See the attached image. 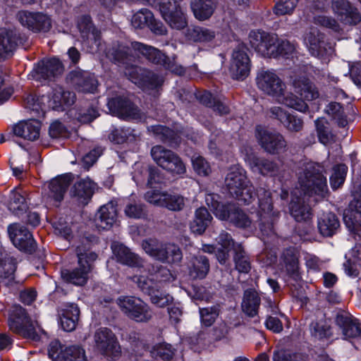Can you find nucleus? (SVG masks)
I'll list each match as a JSON object with an SVG mask.
<instances>
[{
	"label": "nucleus",
	"instance_id": "obj_16",
	"mask_svg": "<svg viewBox=\"0 0 361 361\" xmlns=\"http://www.w3.org/2000/svg\"><path fill=\"white\" fill-rule=\"evenodd\" d=\"M248 164L252 171L264 176L276 177L280 182L288 176L276 162L264 157L252 156L248 159Z\"/></svg>",
	"mask_w": 361,
	"mask_h": 361
},
{
	"label": "nucleus",
	"instance_id": "obj_15",
	"mask_svg": "<svg viewBox=\"0 0 361 361\" xmlns=\"http://www.w3.org/2000/svg\"><path fill=\"white\" fill-rule=\"evenodd\" d=\"M247 51L248 49L244 43L238 44L234 48L230 66V72L233 78L243 80L249 75L250 60Z\"/></svg>",
	"mask_w": 361,
	"mask_h": 361
},
{
	"label": "nucleus",
	"instance_id": "obj_55",
	"mask_svg": "<svg viewBox=\"0 0 361 361\" xmlns=\"http://www.w3.org/2000/svg\"><path fill=\"white\" fill-rule=\"evenodd\" d=\"M276 97L281 104L297 111L305 112L308 109L307 104L303 100L299 99L292 93L285 94L283 92L281 97Z\"/></svg>",
	"mask_w": 361,
	"mask_h": 361
},
{
	"label": "nucleus",
	"instance_id": "obj_17",
	"mask_svg": "<svg viewBox=\"0 0 361 361\" xmlns=\"http://www.w3.org/2000/svg\"><path fill=\"white\" fill-rule=\"evenodd\" d=\"M249 42L251 47L263 56H274L277 36L262 30H252L250 32Z\"/></svg>",
	"mask_w": 361,
	"mask_h": 361
},
{
	"label": "nucleus",
	"instance_id": "obj_23",
	"mask_svg": "<svg viewBox=\"0 0 361 361\" xmlns=\"http://www.w3.org/2000/svg\"><path fill=\"white\" fill-rule=\"evenodd\" d=\"M25 37H20L14 30L5 27L0 28V61H4L11 56L19 44L26 42Z\"/></svg>",
	"mask_w": 361,
	"mask_h": 361
},
{
	"label": "nucleus",
	"instance_id": "obj_46",
	"mask_svg": "<svg viewBox=\"0 0 361 361\" xmlns=\"http://www.w3.org/2000/svg\"><path fill=\"white\" fill-rule=\"evenodd\" d=\"M191 8L195 17L199 20L209 18L216 8L215 0H197L191 4Z\"/></svg>",
	"mask_w": 361,
	"mask_h": 361
},
{
	"label": "nucleus",
	"instance_id": "obj_50",
	"mask_svg": "<svg viewBox=\"0 0 361 361\" xmlns=\"http://www.w3.org/2000/svg\"><path fill=\"white\" fill-rule=\"evenodd\" d=\"M316 131L319 141L328 145L334 141V135L332 133L330 124L324 118H319L314 121Z\"/></svg>",
	"mask_w": 361,
	"mask_h": 361
},
{
	"label": "nucleus",
	"instance_id": "obj_59",
	"mask_svg": "<svg viewBox=\"0 0 361 361\" xmlns=\"http://www.w3.org/2000/svg\"><path fill=\"white\" fill-rule=\"evenodd\" d=\"M348 167L345 164H338L333 168V173L330 176V184L333 190L340 188L344 183Z\"/></svg>",
	"mask_w": 361,
	"mask_h": 361
},
{
	"label": "nucleus",
	"instance_id": "obj_47",
	"mask_svg": "<svg viewBox=\"0 0 361 361\" xmlns=\"http://www.w3.org/2000/svg\"><path fill=\"white\" fill-rule=\"evenodd\" d=\"M28 208L27 203V193L25 191H20L14 189L11 191L8 209L14 214L20 216Z\"/></svg>",
	"mask_w": 361,
	"mask_h": 361
},
{
	"label": "nucleus",
	"instance_id": "obj_20",
	"mask_svg": "<svg viewBox=\"0 0 361 361\" xmlns=\"http://www.w3.org/2000/svg\"><path fill=\"white\" fill-rule=\"evenodd\" d=\"M71 181V176L68 174L59 176L51 179L48 183V189L44 194L47 202L58 207L63 200L64 195Z\"/></svg>",
	"mask_w": 361,
	"mask_h": 361
},
{
	"label": "nucleus",
	"instance_id": "obj_53",
	"mask_svg": "<svg viewBox=\"0 0 361 361\" xmlns=\"http://www.w3.org/2000/svg\"><path fill=\"white\" fill-rule=\"evenodd\" d=\"M148 271L156 283L169 282L174 280V277L171 271L167 267L162 265L152 264L148 269Z\"/></svg>",
	"mask_w": 361,
	"mask_h": 361
},
{
	"label": "nucleus",
	"instance_id": "obj_11",
	"mask_svg": "<svg viewBox=\"0 0 361 361\" xmlns=\"http://www.w3.org/2000/svg\"><path fill=\"white\" fill-rule=\"evenodd\" d=\"M255 136L262 148L270 154H279L287 149V142L279 132L270 131L262 126H257Z\"/></svg>",
	"mask_w": 361,
	"mask_h": 361
},
{
	"label": "nucleus",
	"instance_id": "obj_61",
	"mask_svg": "<svg viewBox=\"0 0 361 361\" xmlns=\"http://www.w3.org/2000/svg\"><path fill=\"white\" fill-rule=\"evenodd\" d=\"M130 49L122 44H118L117 47H113L109 49L106 53L107 57L115 63H125L128 59Z\"/></svg>",
	"mask_w": 361,
	"mask_h": 361
},
{
	"label": "nucleus",
	"instance_id": "obj_48",
	"mask_svg": "<svg viewBox=\"0 0 361 361\" xmlns=\"http://www.w3.org/2000/svg\"><path fill=\"white\" fill-rule=\"evenodd\" d=\"M235 268L239 273L247 274L251 269L250 259L241 244L237 243L233 247Z\"/></svg>",
	"mask_w": 361,
	"mask_h": 361
},
{
	"label": "nucleus",
	"instance_id": "obj_19",
	"mask_svg": "<svg viewBox=\"0 0 361 361\" xmlns=\"http://www.w3.org/2000/svg\"><path fill=\"white\" fill-rule=\"evenodd\" d=\"M107 106L111 114L122 118L142 119L140 109L126 98L116 96L108 99Z\"/></svg>",
	"mask_w": 361,
	"mask_h": 361
},
{
	"label": "nucleus",
	"instance_id": "obj_13",
	"mask_svg": "<svg viewBox=\"0 0 361 361\" xmlns=\"http://www.w3.org/2000/svg\"><path fill=\"white\" fill-rule=\"evenodd\" d=\"M157 6L161 17L171 28L182 30L187 27L185 14L177 1L161 0Z\"/></svg>",
	"mask_w": 361,
	"mask_h": 361
},
{
	"label": "nucleus",
	"instance_id": "obj_4",
	"mask_svg": "<svg viewBox=\"0 0 361 361\" xmlns=\"http://www.w3.org/2000/svg\"><path fill=\"white\" fill-rule=\"evenodd\" d=\"M259 201V230L264 237L274 235V224L279 218V212L273 211L271 192L264 188L257 189Z\"/></svg>",
	"mask_w": 361,
	"mask_h": 361
},
{
	"label": "nucleus",
	"instance_id": "obj_28",
	"mask_svg": "<svg viewBox=\"0 0 361 361\" xmlns=\"http://www.w3.org/2000/svg\"><path fill=\"white\" fill-rule=\"evenodd\" d=\"M71 80L75 89L85 93H94L98 81L95 75L87 71H78L71 73Z\"/></svg>",
	"mask_w": 361,
	"mask_h": 361
},
{
	"label": "nucleus",
	"instance_id": "obj_2",
	"mask_svg": "<svg viewBox=\"0 0 361 361\" xmlns=\"http://www.w3.org/2000/svg\"><path fill=\"white\" fill-rule=\"evenodd\" d=\"M225 185L230 195L245 204H249L257 197V191L247 178L245 170L238 165L229 168L225 178Z\"/></svg>",
	"mask_w": 361,
	"mask_h": 361
},
{
	"label": "nucleus",
	"instance_id": "obj_12",
	"mask_svg": "<svg viewBox=\"0 0 361 361\" xmlns=\"http://www.w3.org/2000/svg\"><path fill=\"white\" fill-rule=\"evenodd\" d=\"M117 304L127 317L136 322H147L152 317L148 305L138 298L122 296L118 298Z\"/></svg>",
	"mask_w": 361,
	"mask_h": 361
},
{
	"label": "nucleus",
	"instance_id": "obj_39",
	"mask_svg": "<svg viewBox=\"0 0 361 361\" xmlns=\"http://www.w3.org/2000/svg\"><path fill=\"white\" fill-rule=\"evenodd\" d=\"M189 275L194 279H203L208 274L210 264L206 256L197 255L191 258L189 264Z\"/></svg>",
	"mask_w": 361,
	"mask_h": 361
},
{
	"label": "nucleus",
	"instance_id": "obj_38",
	"mask_svg": "<svg viewBox=\"0 0 361 361\" xmlns=\"http://www.w3.org/2000/svg\"><path fill=\"white\" fill-rule=\"evenodd\" d=\"M261 304V298L254 288H248L244 291L241 307L243 312L250 317H254L258 314Z\"/></svg>",
	"mask_w": 361,
	"mask_h": 361
},
{
	"label": "nucleus",
	"instance_id": "obj_63",
	"mask_svg": "<svg viewBox=\"0 0 361 361\" xmlns=\"http://www.w3.org/2000/svg\"><path fill=\"white\" fill-rule=\"evenodd\" d=\"M132 280L143 293L149 296L154 293L157 287V284L152 276L148 278L144 276H134Z\"/></svg>",
	"mask_w": 361,
	"mask_h": 361
},
{
	"label": "nucleus",
	"instance_id": "obj_3",
	"mask_svg": "<svg viewBox=\"0 0 361 361\" xmlns=\"http://www.w3.org/2000/svg\"><path fill=\"white\" fill-rule=\"evenodd\" d=\"M76 255L78 266L72 270L63 269L61 274L62 279L68 283L75 286H84L88 281L92 263L97 259V255L94 252L85 251L80 247L76 248Z\"/></svg>",
	"mask_w": 361,
	"mask_h": 361
},
{
	"label": "nucleus",
	"instance_id": "obj_41",
	"mask_svg": "<svg viewBox=\"0 0 361 361\" xmlns=\"http://www.w3.org/2000/svg\"><path fill=\"white\" fill-rule=\"evenodd\" d=\"M147 130L153 134L155 138L171 147L177 145L180 141L178 133L164 126H150Z\"/></svg>",
	"mask_w": 361,
	"mask_h": 361
},
{
	"label": "nucleus",
	"instance_id": "obj_57",
	"mask_svg": "<svg viewBox=\"0 0 361 361\" xmlns=\"http://www.w3.org/2000/svg\"><path fill=\"white\" fill-rule=\"evenodd\" d=\"M298 3V0H279L273 7V13L278 16L291 15Z\"/></svg>",
	"mask_w": 361,
	"mask_h": 361
},
{
	"label": "nucleus",
	"instance_id": "obj_33",
	"mask_svg": "<svg viewBox=\"0 0 361 361\" xmlns=\"http://www.w3.org/2000/svg\"><path fill=\"white\" fill-rule=\"evenodd\" d=\"M219 219L227 220L240 228H247L251 225L249 217L236 205L227 204V209L224 213L218 212Z\"/></svg>",
	"mask_w": 361,
	"mask_h": 361
},
{
	"label": "nucleus",
	"instance_id": "obj_6",
	"mask_svg": "<svg viewBox=\"0 0 361 361\" xmlns=\"http://www.w3.org/2000/svg\"><path fill=\"white\" fill-rule=\"evenodd\" d=\"M131 46L149 62L161 66L166 70L178 75L185 73L184 68L176 63L174 56L169 57L157 48L138 42H132Z\"/></svg>",
	"mask_w": 361,
	"mask_h": 361
},
{
	"label": "nucleus",
	"instance_id": "obj_45",
	"mask_svg": "<svg viewBox=\"0 0 361 361\" xmlns=\"http://www.w3.org/2000/svg\"><path fill=\"white\" fill-rule=\"evenodd\" d=\"M185 35L188 39L194 42H209L215 38L216 32L205 27L190 26L186 29Z\"/></svg>",
	"mask_w": 361,
	"mask_h": 361
},
{
	"label": "nucleus",
	"instance_id": "obj_5",
	"mask_svg": "<svg viewBox=\"0 0 361 361\" xmlns=\"http://www.w3.org/2000/svg\"><path fill=\"white\" fill-rule=\"evenodd\" d=\"M142 247L147 255L164 263L177 264L183 259L181 250L173 243H162L149 238L142 240Z\"/></svg>",
	"mask_w": 361,
	"mask_h": 361
},
{
	"label": "nucleus",
	"instance_id": "obj_24",
	"mask_svg": "<svg viewBox=\"0 0 361 361\" xmlns=\"http://www.w3.org/2000/svg\"><path fill=\"white\" fill-rule=\"evenodd\" d=\"M331 8L343 24L355 25L361 22L360 13L348 0H332Z\"/></svg>",
	"mask_w": 361,
	"mask_h": 361
},
{
	"label": "nucleus",
	"instance_id": "obj_35",
	"mask_svg": "<svg viewBox=\"0 0 361 361\" xmlns=\"http://www.w3.org/2000/svg\"><path fill=\"white\" fill-rule=\"evenodd\" d=\"M95 183L90 178H85L76 182L71 190V195L82 204H87L92 197Z\"/></svg>",
	"mask_w": 361,
	"mask_h": 361
},
{
	"label": "nucleus",
	"instance_id": "obj_44",
	"mask_svg": "<svg viewBox=\"0 0 361 361\" xmlns=\"http://www.w3.org/2000/svg\"><path fill=\"white\" fill-rule=\"evenodd\" d=\"M212 216L205 207H200L195 212V217L190 222L191 231L197 235H202L209 226Z\"/></svg>",
	"mask_w": 361,
	"mask_h": 361
},
{
	"label": "nucleus",
	"instance_id": "obj_58",
	"mask_svg": "<svg viewBox=\"0 0 361 361\" xmlns=\"http://www.w3.org/2000/svg\"><path fill=\"white\" fill-rule=\"evenodd\" d=\"M153 13L147 8H142L135 13L131 19L132 25L136 29H142L152 20Z\"/></svg>",
	"mask_w": 361,
	"mask_h": 361
},
{
	"label": "nucleus",
	"instance_id": "obj_32",
	"mask_svg": "<svg viewBox=\"0 0 361 361\" xmlns=\"http://www.w3.org/2000/svg\"><path fill=\"white\" fill-rule=\"evenodd\" d=\"M289 211L290 215L298 222L307 221L311 216V209L305 203V197L298 195V191L296 190L291 192Z\"/></svg>",
	"mask_w": 361,
	"mask_h": 361
},
{
	"label": "nucleus",
	"instance_id": "obj_10",
	"mask_svg": "<svg viewBox=\"0 0 361 361\" xmlns=\"http://www.w3.org/2000/svg\"><path fill=\"white\" fill-rule=\"evenodd\" d=\"M48 354L53 361H87L83 345L80 344L65 345L59 340H54L50 343Z\"/></svg>",
	"mask_w": 361,
	"mask_h": 361
},
{
	"label": "nucleus",
	"instance_id": "obj_37",
	"mask_svg": "<svg viewBox=\"0 0 361 361\" xmlns=\"http://www.w3.org/2000/svg\"><path fill=\"white\" fill-rule=\"evenodd\" d=\"M16 264V259L11 254H1L0 283L8 286L13 281Z\"/></svg>",
	"mask_w": 361,
	"mask_h": 361
},
{
	"label": "nucleus",
	"instance_id": "obj_7",
	"mask_svg": "<svg viewBox=\"0 0 361 361\" xmlns=\"http://www.w3.org/2000/svg\"><path fill=\"white\" fill-rule=\"evenodd\" d=\"M8 326L13 332L24 338L35 340L38 337L36 332L38 322L32 321L25 310L20 305L13 306L8 318Z\"/></svg>",
	"mask_w": 361,
	"mask_h": 361
},
{
	"label": "nucleus",
	"instance_id": "obj_22",
	"mask_svg": "<svg viewBox=\"0 0 361 361\" xmlns=\"http://www.w3.org/2000/svg\"><path fill=\"white\" fill-rule=\"evenodd\" d=\"M17 19L23 26L35 32H47L51 27L50 18L42 13L20 11L17 13Z\"/></svg>",
	"mask_w": 361,
	"mask_h": 361
},
{
	"label": "nucleus",
	"instance_id": "obj_64",
	"mask_svg": "<svg viewBox=\"0 0 361 361\" xmlns=\"http://www.w3.org/2000/svg\"><path fill=\"white\" fill-rule=\"evenodd\" d=\"M325 111L333 118L336 119L340 126H345L347 124V121L344 115L343 109L339 103H329L326 106Z\"/></svg>",
	"mask_w": 361,
	"mask_h": 361
},
{
	"label": "nucleus",
	"instance_id": "obj_56",
	"mask_svg": "<svg viewBox=\"0 0 361 361\" xmlns=\"http://www.w3.org/2000/svg\"><path fill=\"white\" fill-rule=\"evenodd\" d=\"M152 357L156 360L169 361L173 358L175 350L171 345L168 343H160L155 345L151 351Z\"/></svg>",
	"mask_w": 361,
	"mask_h": 361
},
{
	"label": "nucleus",
	"instance_id": "obj_52",
	"mask_svg": "<svg viewBox=\"0 0 361 361\" xmlns=\"http://www.w3.org/2000/svg\"><path fill=\"white\" fill-rule=\"evenodd\" d=\"M311 336L317 340L329 338L332 336L331 329L325 320L312 322L310 325Z\"/></svg>",
	"mask_w": 361,
	"mask_h": 361
},
{
	"label": "nucleus",
	"instance_id": "obj_42",
	"mask_svg": "<svg viewBox=\"0 0 361 361\" xmlns=\"http://www.w3.org/2000/svg\"><path fill=\"white\" fill-rule=\"evenodd\" d=\"M135 71L139 76V83L144 90H156L164 82L163 77L152 71L136 68Z\"/></svg>",
	"mask_w": 361,
	"mask_h": 361
},
{
	"label": "nucleus",
	"instance_id": "obj_18",
	"mask_svg": "<svg viewBox=\"0 0 361 361\" xmlns=\"http://www.w3.org/2000/svg\"><path fill=\"white\" fill-rule=\"evenodd\" d=\"M256 81L259 89L269 95L281 97L285 91V84L272 71L261 70L257 75Z\"/></svg>",
	"mask_w": 361,
	"mask_h": 361
},
{
	"label": "nucleus",
	"instance_id": "obj_29",
	"mask_svg": "<svg viewBox=\"0 0 361 361\" xmlns=\"http://www.w3.org/2000/svg\"><path fill=\"white\" fill-rule=\"evenodd\" d=\"M116 203L110 201L102 206L95 217V225L99 229L108 230L114 225L117 218Z\"/></svg>",
	"mask_w": 361,
	"mask_h": 361
},
{
	"label": "nucleus",
	"instance_id": "obj_40",
	"mask_svg": "<svg viewBox=\"0 0 361 361\" xmlns=\"http://www.w3.org/2000/svg\"><path fill=\"white\" fill-rule=\"evenodd\" d=\"M340 222L332 212L323 214L318 219V229L324 237H331L337 233Z\"/></svg>",
	"mask_w": 361,
	"mask_h": 361
},
{
	"label": "nucleus",
	"instance_id": "obj_30",
	"mask_svg": "<svg viewBox=\"0 0 361 361\" xmlns=\"http://www.w3.org/2000/svg\"><path fill=\"white\" fill-rule=\"evenodd\" d=\"M111 250L118 262L131 267H143V259L124 245L114 243L111 245Z\"/></svg>",
	"mask_w": 361,
	"mask_h": 361
},
{
	"label": "nucleus",
	"instance_id": "obj_60",
	"mask_svg": "<svg viewBox=\"0 0 361 361\" xmlns=\"http://www.w3.org/2000/svg\"><path fill=\"white\" fill-rule=\"evenodd\" d=\"M312 21L315 25L330 29L335 32H339L341 30L340 24L332 16L316 15L313 17Z\"/></svg>",
	"mask_w": 361,
	"mask_h": 361
},
{
	"label": "nucleus",
	"instance_id": "obj_31",
	"mask_svg": "<svg viewBox=\"0 0 361 361\" xmlns=\"http://www.w3.org/2000/svg\"><path fill=\"white\" fill-rule=\"evenodd\" d=\"M300 253L293 247H288L282 252L280 263L286 269L287 274L295 280L299 278Z\"/></svg>",
	"mask_w": 361,
	"mask_h": 361
},
{
	"label": "nucleus",
	"instance_id": "obj_25",
	"mask_svg": "<svg viewBox=\"0 0 361 361\" xmlns=\"http://www.w3.org/2000/svg\"><path fill=\"white\" fill-rule=\"evenodd\" d=\"M335 323L345 339L357 338L361 335V324L348 312L341 310L338 311Z\"/></svg>",
	"mask_w": 361,
	"mask_h": 361
},
{
	"label": "nucleus",
	"instance_id": "obj_21",
	"mask_svg": "<svg viewBox=\"0 0 361 361\" xmlns=\"http://www.w3.org/2000/svg\"><path fill=\"white\" fill-rule=\"evenodd\" d=\"M270 118L290 133H298L303 128V120L297 115L288 112L281 106H273L269 109Z\"/></svg>",
	"mask_w": 361,
	"mask_h": 361
},
{
	"label": "nucleus",
	"instance_id": "obj_51",
	"mask_svg": "<svg viewBox=\"0 0 361 361\" xmlns=\"http://www.w3.org/2000/svg\"><path fill=\"white\" fill-rule=\"evenodd\" d=\"M344 221L350 231L355 235L361 238V200H357L355 204V216H345Z\"/></svg>",
	"mask_w": 361,
	"mask_h": 361
},
{
	"label": "nucleus",
	"instance_id": "obj_14",
	"mask_svg": "<svg viewBox=\"0 0 361 361\" xmlns=\"http://www.w3.org/2000/svg\"><path fill=\"white\" fill-rule=\"evenodd\" d=\"M8 233L16 247L26 253L32 254L37 249V243L32 233L24 226L14 223L8 225Z\"/></svg>",
	"mask_w": 361,
	"mask_h": 361
},
{
	"label": "nucleus",
	"instance_id": "obj_62",
	"mask_svg": "<svg viewBox=\"0 0 361 361\" xmlns=\"http://www.w3.org/2000/svg\"><path fill=\"white\" fill-rule=\"evenodd\" d=\"M171 154L172 155L171 161L164 166L163 169L173 175L184 174L186 172V168L180 157L174 152Z\"/></svg>",
	"mask_w": 361,
	"mask_h": 361
},
{
	"label": "nucleus",
	"instance_id": "obj_34",
	"mask_svg": "<svg viewBox=\"0 0 361 361\" xmlns=\"http://www.w3.org/2000/svg\"><path fill=\"white\" fill-rule=\"evenodd\" d=\"M41 123L37 120L20 121L13 127V133L23 139L34 141L39 138Z\"/></svg>",
	"mask_w": 361,
	"mask_h": 361
},
{
	"label": "nucleus",
	"instance_id": "obj_26",
	"mask_svg": "<svg viewBox=\"0 0 361 361\" xmlns=\"http://www.w3.org/2000/svg\"><path fill=\"white\" fill-rule=\"evenodd\" d=\"M63 71L61 62L53 58L39 62L33 71V77L37 80H51L61 75Z\"/></svg>",
	"mask_w": 361,
	"mask_h": 361
},
{
	"label": "nucleus",
	"instance_id": "obj_8",
	"mask_svg": "<svg viewBox=\"0 0 361 361\" xmlns=\"http://www.w3.org/2000/svg\"><path fill=\"white\" fill-rule=\"evenodd\" d=\"M94 350L106 357L118 358L121 354V346L116 335L113 331L106 328L101 327L97 329L94 334Z\"/></svg>",
	"mask_w": 361,
	"mask_h": 361
},
{
	"label": "nucleus",
	"instance_id": "obj_1",
	"mask_svg": "<svg viewBox=\"0 0 361 361\" xmlns=\"http://www.w3.org/2000/svg\"><path fill=\"white\" fill-rule=\"evenodd\" d=\"M300 190L310 197L324 198L329 192L326 170L323 165L308 162L297 173Z\"/></svg>",
	"mask_w": 361,
	"mask_h": 361
},
{
	"label": "nucleus",
	"instance_id": "obj_36",
	"mask_svg": "<svg viewBox=\"0 0 361 361\" xmlns=\"http://www.w3.org/2000/svg\"><path fill=\"white\" fill-rule=\"evenodd\" d=\"M61 312L60 321L62 329L66 331H73L79 319V307L74 303H70L66 305Z\"/></svg>",
	"mask_w": 361,
	"mask_h": 361
},
{
	"label": "nucleus",
	"instance_id": "obj_43",
	"mask_svg": "<svg viewBox=\"0 0 361 361\" xmlns=\"http://www.w3.org/2000/svg\"><path fill=\"white\" fill-rule=\"evenodd\" d=\"M295 91L307 101L319 97V92L315 85L307 78L301 77L293 80Z\"/></svg>",
	"mask_w": 361,
	"mask_h": 361
},
{
	"label": "nucleus",
	"instance_id": "obj_49",
	"mask_svg": "<svg viewBox=\"0 0 361 361\" xmlns=\"http://www.w3.org/2000/svg\"><path fill=\"white\" fill-rule=\"evenodd\" d=\"M315 359L313 356L310 357L305 352H296L290 349L277 347L274 353L273 361H303L305 360Z\"/></svg>",
	"mask_w": 361,
	"mask_h": 361
},
{
	"label": "nucleus",
	"instance_id": "obj_9",
	"mask_svg": "<svg viewBox=\"0 0 361 361\" xmlns=\"http://www.w3.org/2000/svg\"><path fill=\"white\" fill-rule=\"evenodd\" d=\"M305 40L312 56L323 63H329L335 52L334 44L329 42L324 33L313 29L307 34Z\"/></svg>",
	"mask_w": 361,
	"mask_h": 361
},
{
	"label": "nucleus",
	"instance_id": "obj_54",
	"mask_svg": "<svg viewBox=\"0 0 361 361\" xmlns=\"http://www.w3.org/2000/svg\"><path fill=\"white\" fill-rule=\"evenodd\" d=\"M151 156L156 164L162 169L171 161L173 152L161 145H155L151 149Z\"/></svg>",
	"mask_w": 361,
	"mask_h": 361
},
{
	"label": "nucleus",
	"instance_id": "obj_27",
	"mask_svg": "<svg viewBox=\"0 0 361 361\" xmlns=\"http://www.w3.org/2000/svg\"><path fill=\"white\" fill-rule=\"evenodd\" d=\"M81 37L87 44H91V51H96L99 46L100 32L94 26L90 16H81L78 21Z\"/></svg>",
	"mask_w": 361,
	"mask_h": 361
}]
</instances>
